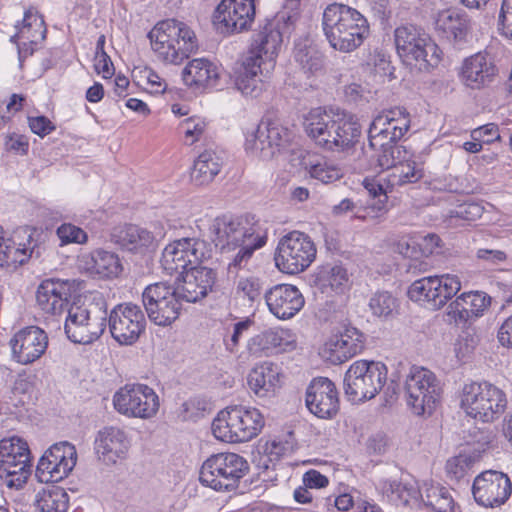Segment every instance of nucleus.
<instances>
[{
    "label": "nucleus",
    "mask_w": 512,
    "mask_h": 512,
    "mask_svg": "<svg viewBox=\"0 0 512 512\" xmlns=\"http://www.w3.org/2000/svg\"><path fill=\"white\" fill-rule=\"evenodd\" d=\"M209 232L221 253H234L227 265L229 273L246 268L254 252L267 242V229L251 214L217 216Z\"/></svg>",
    "instance_id": "obj_1"
},
{
    "label": "nucleus",
    "mask_w": 512,
    "mask_h": 512,
    "mask_svg": "<svg viewBox=\"0 0 512 512\" xmlns=\"http://www.w3.org/2000/svg\"><path fill=\"white\" fill-rule=\"evenodd\" d=\"M322 29L330 46L343 53L356 50L370 34L366 17L358 10L340 3L325 8Z\"/></svg>",
    "instance_id": "obj_2"
},
{
    "label": "nucleus",
    "mask_w": 512,
    "mask_h": 512,
    "mask_svg": "<svg viewBox=\"0 0 512 512\" xmlns=\"http://www.w3.org/2000/svg\"><path fill=\"white\" fill-rule=\"evenodd\" d=\"M304 128L316 145L333 152L352 148L361 135L358 123L344 114L322 108L312 109L305 118Z\"/></svg>",
    "instance_id": "obj_3"
},
{
    "label": "nucleus",
    "mask_w": 512,
    "mask_h": 512,
    "mask_svg": "<svg viewBox=\"0 0 512 512\" xmlns=\"http://www.w3.org/2000/svg\"><path fill=\"white\" fill-rule=\"evenodd\" d=\"M148 37L153 52L166 64L179 65L198 48L194 31L186 23L175 19L157 23Z\"/></svg>",
    "instance_id": "obj_4"
},
{
    "label": "nucleus",
    "mask_w": 512,
    "mask_h": 512,
    "mask_svg": "<svg viewBox=\"0 0 512 512\" xmlns=\"http://www.w3.org/2000/svg\"><path fill=\"white\" fill-rule=\"evenodd\" d=\"M107 316V302L98 293L82 304L74 303L68 308L65 333L74 343L91 344L104 333Z\"/></svg>",
    "instance_id": "obj_5"
},
{
    "label": "nucleus",
    "mask_w": 512,
    "mask_h": 512,
    "mask_svg": "<svg viewBox=\"0 0 512 512\" xmlns=\"http://www.w3.org/2000/svg\"><path fill=\"white\" fill-rule=\"evenodd\" d=\"M397 53L402 61L419 71L428 72L438 67L443 52L432 38L420 27L404 24L394 31Z\"/></svg>",
    "instance_id": "obj_6"
},
{
    "label": "nucleus",
    "mask_w": 512,
    "mask_h": 512,
    "mask_svg": "<svg viewBox=\"0 0 512 512\" xmlns=\"http://www.w3.org/2000/svg\"><path fill=\"white\" fill-rule=\"evenodd\" d=\"M264 417L256 408L232 406L221 410L212 422L213 435L223 442L241 443L256 437Z\"/></svg>",
    "instance_id": "obj_7"
},
{
    "label": "nucleus",
    "mask_w": 512,
    "mask_h": 512,
    "mask_svg": "<svg viewBox=\"0 0 512 512\" xmlns=\"http://www.w3.org/2000/svg\"><path fill=\"white\" fill-rule=\"evenodd\" d=\"M506 406L504 391L489 382H472L462 389L461 408L476 421L493 422L504 413Z\"/></svg>",
    "instance_id": "obj_8"
},
{
    "label": "nucleus",
    "mask_w": 512,
    "mask_h": 512,
    "mask_svg": "<svg viewBox=\"0 0 512 512\" xmlns=\"http://www.w3.org/2000/svg\"><path fill=\"white\" fill-rule=\"evenodd\" d=\"M249 471L246 459L236 453H219L209 457L200 470V482L216 491H232Z\"/></svg>",
    "instance_id": "obj_9"
},
{
    "label": "nucleus",
    "mask_w": 512,
    "mask_h": 512,
    "mask_svg": "<svg viewBox=\"0 0 512 512\" xmlns=\"http://www.w3.org/2000/svg\"><path fill=\"white\" fill-rule=\"evenodd\" d=\"M387 367L382 362L359 360L354 362L344 377V393L352 403L372 399L387 381Z\"/></svg>",
    "instance_id": "obj_10"
},
{
    "label": "nucleus",
    "mask_w": 512,
    "mask_h": 512,
    "mask_svg": "<svg viewBox=\"0 0 512 512\" xmlns=\"http://www.w3.org/2000/svg\"><path fill=\"white\" fill-rule=\"evenodd\" d=\"M404 390L407 405L419 416L432 414L442 393L436 375L424 367L417 366L411 367L406 375Z\"/></svg>",
    "instance_id": "obj_11"
},
{
    "label": "nucleus",
    "mask_w": 512,
    "mask_h": 512,
    "mask_svg": "<svg viewBox=\"0 0 512 512\" xmlns=\"http://www.w3.org/2000/svg\"><path fill=\"white\" fill-rule=\"evenodd\" d=\"M182 298L174 286L165 282L148 285L142 293V302L148 318L158 326H168L181 313Z\"/></svg>",
    "instance_id": "obj_12"
},
{
    "label": "nucleus",
    "mask_w": 512,
    "mask_h": 512,
    "mask_svg": "<svg viewBox=\"0 0 512 512\" xmlns=\"http://www.w3.org/2000/svg\"><path fill=\"white\" fill-rule=\"evenodd\" d=\"M316 257V247L311 238L293 231L282 237L277 245L275 264L287 274H297L308 268Z\"/></svg>",
    "instance_id": "obj_13"
},
{
    "label": "nucleus",
    "mask_w": 512,
    "mask_h": 512,
    "mask_svg": "<svg viewBox=\"0 0 512 512\" xmlns=\"http://www.w3.org/2000/svg\"><path fill=\"white\" fill-rule=\"evenodd\" d=\"M115 410L127 417L151 419L159 411V397L146 384L133 383L121 387L113 396Z\"/></svg>",
    "instance_id": "obj_14"
},
{
    "label": "nucleus",
    "mask_w": 512,
    "mask_h": 512,
    "mask_svg": "<svg viewBox=\"0 0 512 512\" xmlns=\"http://www.w3.org/2000/svg\"><path fill=\"white\" fill-rule=\"evenodd\" d=\"M30 450L19 437L0 440V478L7 486L21 488L30 475Z\"/></svg>",
    "instance_id": "obj_15"
},
{
    "label": "nucleus",
    "mask_w": 512,
    "mask_h": 512,
    "mask_svg": "<svg viewBox=\"0 0 512 512\" xmlns=\"http://www.w3.org/2000/svg\"><path fill=\"white\" fill-rule=\"evenodd\" d=\"M461 289L457 275L441 274L427 276L414 281L408 289L412 301L424 302L432 309H440Z\"/></svg>",
    "instance_id": "obj_16"
},
{
    "label": "nucleus",
    "mask_w": 512,
    "mask_h": 512,
    "mask_svg": "<svg viewBox=\"0 0 512 512\" xmlns=\"http://www.w3.org/2000/svg\"><path fill=\"white\" fill-rule=\"evenodd\" d=\"M209 257L210 253L205 241L197 238H181L164 248L160 262L167 274L181 275L189 268L199 266Z\"/></svg>",
    "instance_id": "obj_17"
},
{
    "label": "nucleus",
    "mask_w": 512,
    "mask_h": 512,
    "mask_svg": "<svg viewBox=\"0 0 512 512\" xmlns=\"http://www.w3.org/2000/svg\"><path fill=\"white\" fill-rule=\"evenodd\" d=\"M107 320L111 336L121 345L134 344L146 326L142 309L131 302L116 305Z\"/></svg>",
    "instance_id": "obj_18"
},
{
    "label": "nucleus",
    "mask_w": 512,
    "mask_h": 512,
    "mask_svg": "<svg viewBox=\"0 0 512 512\" xmlns=\"http://www.w3.org/2000/svg\"><path fill=\"white\" fill-rule=\"evenodd\" d=\"M77 461L73 444L63 441L52 445L40 458L36 476L40 482H58L69 475Z\"/></svg>",
    "instance_id": "obj_19"
},
{
    "label": "nucleus",
    "mask_w": 512,
    "mask_h": 512,
    "mask_svg": "<svg viewBox=\"0 0 512 512\" xmlns=\"http://www.w3.org/2000/svg\"><path fill=\"white\" fill-rule=\"evenodd\" d=\"M255 0H222L213 15L214 25L224 34L247 31L254 22Z\"/></svg>",
    "instance_id": "obj_20"
},
{
    "label": "nucleus",
    "mask_w": 512,
    "mask_h": 512,
    "mask_svg": "<svg viewBox=\"0 0 512 512\" xmlns=\"http://www.w3.org/2000/svg\"><path fill=\"white\" fill-rule=\"evenodd\" d=\"M280 19H266L253 35L247 58L263 65L265 75L275 68L276 57L282 43V34L278 28Z\"/></svg>",
    "instance_id": "obj_21"
},
{
    "label": "nucleus",
    "mask_w": 512,
    "mask_h": 512,
    "mask_svg": "<svg viewBox=\"0 0 512 512\" xmlns=\"http://www.w3.org/2000/svg\"><path fill=\"white\" fill-rule=\"evenodd\" d=\"M511 492L510 478L505 473L496 470L480 473L474 479L472 486L475 501L484 507H498L504 504Z\"/></svg>",
    "instance_id": "obj_22"
},
{
    "label": "nucleus",
    "mask_w": 512,
    "mask_h": 512,
    "mask_svg": "<svg viewBox=\"0 0 512 512\" xmlns=\"http://www.w3.org/2000/svg\"><path fill=\"white\" fill-rule=\"evenodd\" d=\"M410 127V116L405 108L394 107L376 116L369 128V145L383 146V140L398 141Z\"/></svg>",
    "instance_id": "obj_23"
},
{
    "label": "nucleus",
    "mask_w": 512,
    "mask_h": 512,
    "mask_svg": "<svg viewBox=\"0 0 512 512\" xmlns=\"http://www.w3.org/2000/svg\"><path fill=\"white\" fill-rule=\"evenodd\" d=\"M295 347V334L289 329L275 327L250 337L246 343V353L254 358H262L291 351Z\"/></svg>",
    "instance_id": "obj_24"
},
{
    "label": "nucleus",
    "mask_w": 512,
    "mask_h": 512,
    "mask_svg": "<svg viewBox=\"0 0 512 512\" xmlns=\"http://www.w3.org/2000/svg\"><path fill=\"white\" fill-rule=\"evenodd\" d=\"M305 403L308 410L318 418H332L339 410L335 384L326 377L314 378L306 389Z\"/></svg>",
    "instance_id": "obj_25"
},
{
    "label": "nucleus",
    "mask_w": 512,
    "mask_h": 512,
    "mask_svg": "<svg viewBox=\"0 0 512 512\" xmlns=\"http://www.w3.org/2000/svg\"><path fill=\"white\" fill-rule=\"evenodd\" d=\"M12 357L22 365L38 360L47 350L48 336L37 326H28L19 330L10 340Z\"/></svg>",
    "instance_id": "obj_26"
},
{
    "label": "nucleus",
    "mask_w": 512,
    "mask_h": 512,
    "mask_svg": "<svg viewBox=\"0 0 512 512\" xmlns=\"http://www.w3.org/2000/svg\"><path fill=\"white\" fill-rule=\"evenodd\" d=\"M366 337L356 327L345 325L332 336L322 349V355L333 364H341L361 353L365 347Z\"/></svg>",
    "instance_id": "obj_27"
},
{
    "label": "nucleus",
    "mask_w": 512,
    "mask_h": 512,
    "mask_svg": "<svg viewBox=\"0 0 512 512\" xmlns=\"http://www.w3.org/2000/svg\"><path fill=\"white\" fill-rule=\"evenodd\" d=\"M163 233L149 231L147 228L125 224L117 226L111 233V241L120 249L134 254L144 255L156 248L158 238H162Z\"/></svg>",
    "instance_id": "obj_28"
},
{
    "label": "nucleus",
    "mask_w": 512,
    "mask_h": 512,
    "mask_svg": "<svg viewBox=\"0 0 512 512\" xmlns=\"http://www.w3.org/2000/svg\"><path fill=\"white\" fill-rule=\"evenodd\" d=\"M180 276L175 289L183 301L191 303L206 297L212 291L217 278L215 270L201 265L189 268Z\"/></svg>",
    "instance_id": "obj_29"
},
{
    "label": "nucleus",
    "mask_w": 512,
    "mask_h": 512,
    "mask_svg": "<svg viewBox=\"0 0 512 512\" xmlns=\"http://www.w3.org/2000/svg\"><path fill=\"white\" fill-rule=\"evenodd\" d=\"M491 304V298L484 292H464L451 301L446 309L450 323L466 324L483 316Z\"/></svg>",
    "instance_id": "obj_30"
},
{
    "label": "nucleus",
    "mask_w": 512,
    "mask_h": 512,
    "mask_svg": "<svg viewBox=\"0 0 512 512\" xmlns=\"http://www.w3.org/2000/svg\"><path fill=\"white\" fill-rule=\"evenodd\" d=\"M72 291L73 281L45 279L37 288L36 303L47 314H61L69 304Z\"/></svg>",
    "instance_id": "obj_31"
},
{
    "label": "nucleus",
    "mask_w": 512,
    "mask_h": 512,
    "mask_svg": "<svg viewBox=\"0 0 512 512\" xmlns=\"http://www.w3.org/2000/svg\"><path fill=\"white\" fill-rule=\"evenodd\" d=\"M269 311L278 319L294 317L304 306L305 300L300 290L290 284H278L264 295Z\"/></svg>",
    "instance_id": "obj_32"
},
{
    "label": "nucleus",
    "mask_w": 512,
    "mask_h": 512,
    "mask_svg": "<svg viewBox=\"0 0 512 512\" xmlns=\"http://www.w3.org/2000/svg\"><path fill=\"white\" fill-rule=\"evenodd\" d=\"M498 76V68L490 56L476 53L466 58L461 66V81L471 89L490 86Z\"/></svg>",
    "instance_id": "obj_33"
},
{
    "label": "nucleus",
    "mask_w": 512,
    "mask_h": 512,
    "mask_svg": "<svg viewBox=\"0 0 512 512\" xmlns=\"http://www.w3.org/2000/svg\"><path fill=\"white\" fill-rule=\"evenodd\" d=\"M78 265L89 275L101 278L116 277L122 271L119 257L113 252L102 249L81 255Z\"/></svg>",
    "instance_id": "obj_34"
},
{
    "label": "nucleus",
    "mask_w": 512,
    "mask_h": 512,
    "mask_svg": "<svg viewBox=\"0 0 512 512\" xmlns=\"http://www.w3.org/2000/svg\"><path fill=\"white\" fill-rule=\"evenodd\" d=\"M27 235V243H20L18 247L15 246L13 240L3 236L4 231L0 227V267L1 268H17L18 265L24 264L28 257H32L34 253L39 256V251L36 250V245L33 240V231L29 228L22 230Z\"/></svg>",
    "instance_id": "obj_35"
},
{
    "label": "nucleus",
    "mask_w": 512,
    "mask_h": 512,
    "mask_svg": "<svg viewBox=\"0 0 512 512\" xmlns=\"http://www.w3.org/2000/svg\"><path fill=\"white\" fill-rule=\"evenodd\" d=\"M95 449L99 457L107 463H116L125 457L129 449V441L124 431L115 427H107L99 431L95 441Z\"/></svg>",
    "instance_id": "obj_36"
},
{
    "label": "nucleus",
    "mask_w": 512,
    "mask_h": 512,
    "mask_svg": "<svg viewBox=\"0 0 512 512\" xmlns=\"http://www.w3.org/2000/svg\"><path fill=\"white\" fill-rule=\"evenodd\" d=\"M281 373L272 362H263L255 366L248 374L247 382L251 391L258 397L274 394L280 387Z\"/></svg>",
    "instance_id": "obj_37"
},
{
    "label": "nucleus",
    "mask_w": 512,
    "mask_h": 512,
    "mask_svg": "<svg viewBox=\"0 0 512 512\" xmlns=\"http://www.w3.org/2000/svg\"><path fill=\"white\" fill-rule=\"evenodd\" d=\"M183 81L189 87H215L220 77L216 64L205 58L191 60L182 72Z\"/></svg>",
    "instance_id": "obj_38"
},
{
    "label": "nucleus",
    "mask_w": 512,
    "mask_h": 512,
    "mask_svg": "<svg viewBox=\"0 0 512 512\" xmlns=\"http://www.w3.org/2000/svg\"><path fill=\"white\" fill-rule=\"evenodd\" d=\"M348 280V272L343 265L327 263L317 269L314 284L321 293L333 296L344 292Z\"/></svg>",
    "instance_id": "obj_39"
},
{
    "label": "nucleus",
    "mask_w": 512,
    "mask_h": 512,
    "mask_svg": "<svg viewBox=\"0 0 512 512\" xmlns=\"http://www.w3.org/2000/svg\"><path fill=\"white\" fill-rule=\"evenodd\" d=\"M270 75H265L263 65L246 58L242 70L235 80L236 88L244 95L258 96L263 89V83Z\"/></svg>",
    "instance_id": "obj_40"
},
{
    "label": "nucleus",
    "mask_w": 512,
    "mask_h": 512,
    "mask_svg": "<svg viewBox=\"0 0 512 512\" xmlns=\"http://www.w3.org/2000/svg\"><path fill=\"white\" fill-rule=\"evenodd\" d=\"M435 30L439 36L449 42L464 39L468 25L465 17L455 10H444L438 13L435 20Z\"/></svg>",
    "instance_id": "obj_41"
},
{
    "label": "nucleus",
    "mask_w": 512,
    "mask_h": 512,
    "mask_svg": "<svg viewBox=\"0 0 512 512\" xmlns=\"http://www.w3.org/2000/svg\"><path fill=\"white\" fill-rule=\"evenodd\" d=\"M223 165L222 158L212 150H205L194 161L191 170V181L196 186L211 183L219 174Z\"/></svg>",
    "instance_id": "obj_42"
},
{
    "label": "nucleus",
    "mask_w": 512,
    "mask_h": 512,
    "mask_svg": "<svg viewBox=\"0 0 512 512\" xmlns=\"http://www.w3.org/2000/svg\"><path fill=\"white\" fill-rule=\"evenodd\" d=\"M260 133L268 138L266 147H261L263 159L268 160L275 156L291 140L292 133L282 125L274 122H261Z\"/></svg>",
    "instance_id": "obj_43"
},
{
    "label": "nucleus",
    "mask_w": 512,
    "mask_h": 512,
    "mask_svg": "<svg viewBox=\"0 0 512 512\" xmlns=\"http://www.w3.org/2000/svg\"><path fill=\"white\" fill-rule=\"evenodd\" d=\"M37 512H68L69 495L59 486H51L40 490L35 498Z\"/></svg>",
    "instance_id": "obj_44"
},
{
    "label": "nucleus",
    "mask_w": 512,
    "mask_h": 512,
    "mask_svg": "<svg viewBox=\"0 0 512 512\" xmlns=\"http://www.w3.org/2000/svg\"><path fill=\"white\" fill-rule=\"evenodd\" d=\"M294 59L304 73L315 75L322 71L324 57L308 40L298 41L294 48Z\"/></svg>",
    "instance_id": "obj_45"
},
{
    "label": "nucleus",
    "mask_w": 512,
    "mask_h": 512,
    "mask_svg": "<svg viewBox=\"0 0 512 512\" xmlns=\"http://www.w3.org/2000/svg\"><path fill=\"white\" fill-rule=\"evenodd\" d=\"M17 33L10 38L11 42L18 40H27L31 43H38L46 37V27L44 20L37 13L26 11L21 26H16Z\"/></svg>",
    "instance_id": "obj_46"
},
{
    "label": "nucleus",
    "mask_w": 512,
    "mask_h": 512,
    "mask_svg": "<svg viewBox=\"0 0 512 512\" xmlns=\"http://www.w3.org/2000/svg\"><path fill=\"white\" fill-rule=\"evenodd\" d=\"M364 187L371 196V200L367 202L363 208L364 214L356 213L358 219L365 220L367 218H375L386 212L387 195L383 186L374 179H365Z\"/></svg>",
    "instance_id": "obj_47"
},
{
    "label": "nucleus",
    "mask_w": 512,
    "mask_h": 512,
    "mask_svg": "<svg viewBox=\"0 0 512 512\" xmlns=\"http://www.w3.org/2000/svg\"><path fill=\"white\" fill-rule=\"evenodd\" d=\"M304 165L312 178L325 184L339 180L343 175L340 167L324 158L305 161Z\"/></svg>",
    "instance_id": "obj_48"
},
{
    "label": "nucleus",
    "mask_w": 512,
    "mask_h": 512,
    "mask_svg": "<svg viewBox=\"0 0 512 512\" xmlns=\"http://www.w3.org/2000/svg\"><path fill=\"white\" fill-rule=\"evenodd\" d=\"M397 300L389 292H378L371 297L369 308L373 315L379 318H388L397 308Z\"/></svg>",
    "instance_id": "obj_49"
},
{
    "label": "nucleus",
    "mask_w": 512,
    "mask_h": 512,
    "mask_svg": "<svg viewBox=\"0 0 512 512\" xmlns=\"http://www.w3.org/2000/svg\"><path fill=\"white\" fill-rule=\"evenodd\" d=\"M392 177L393 185L402 186L419 181L423 177V173L415 162L405 161L400 162L399 165L394 168Z\"/></svg>",
    "instance_id": "obj_50"
},
{
    "label": "nucleus",
    "mask_w": 512,
    "mask_h": 512,
    "mask_svg": "<svg viewBox=\"0 0 512 512\" xmlns=\"http://www.w3.org/2000/svg\"><path fill=\"white\" fill-rule=\"evenodd\" d=\"M374 149L379 148L380 153L377 157V162L380 168L389 169L395 168L396 165V157L394 154L400 155L402 152L405 153L403 147L397 145V141L383 140V146L373 147Z\"/></svg>",
    "instance_id": "obj_51"
},
{
    "label": "nucleus",
    "mask_w": 512,
    "mask_h": 512,
    "mask_svg": "<svg viewBox=\"0 0 512 512\" xmlns=\"http://www.w3.org/2000/svg\"><path fill=\"white\" fill-rule=\"evenodd\" d=\"M237 293L247 298L250 302L257 301L261 298L263 284L257 277L241 278L236 287Z\"/></svg>",
    "instance_id": "obj_52"
},
{
    "label": "nucleus",
    "mask_w": 512,
    "mask_h": 512,
    "mask_svg": "<svg viewBox=\"0 0 512 512\" xmlns=\"http://www.w3.org/2000/svg\"><path fill=\"white\" fill-rule=\"evenodd\" d=\"M57 236L60 239L61 245L71 243L83 244L87 241V233L70 223H64L57 228Z\"/></svg>",
    "instance_id": "obj_53"
},
{
    "label": "nucleus",
    "mask_w": 512,
    "mask_h": 512,
    "mask_svg": "<svg viewBox=\"0 0 512 512\" xmlns=\"http://www.w3.org/2000/svg\"><path fill=\"white\" fill-rule=\"evenodd\" d=\"M180 129L185 135L189 145L200 139L206 129V122L200 118H188L180 124Z\"/></svg>",
    "instance_id": "obj_54"
},
{
    "label": "nucleus",
    "mask_w": 512,
    "mask_h": 512,
    "mask_svg": "<svg viewBox=\"0 0 512 512\" xmlns=\"http://www.w3.org/2000/svg\"><path fill=\"white\" fill-rule=\"evenodd\" d=\"M368 65L372 67L375 76L385 78L392 75V66L389 56L380 50H374L370 55Z\"/></svg>",
    "instance_id": "obj_55"
},
{
    "label": "nucleus",
    "mask_w": 512,
    "mask_h": 512,
    "mask_svg": "<svg viewBox=\"0 0 512 512\" xmlns=\"http://www.w3.org/2000/svg\"><path fill=\"white\" fill-rule=\"evenodd\" d=\"M472 464L470 456L460 454L450 458L446 463L447 473L456 480L461 479L469 470Z\"/></svg>",
    "instance_id": "obj_56"
},
{
    "label": "nucleus",
    "mask_w": 512,
    "mask_h": 512,
    "mask_svg": "<svg viewBox=\"0 0 512 512\" xmlns=\"http://www.w3.org/2000/svg\"><path fill=\"white\" fill-rule=\"evenodd\" d=\"M268 144V138L261 135L260 124L257 128L246 135L245 149L250 154L263 159V153L261 147H266Z\"/></svg>",
    "instance_id": "obj_57"
},
{
    "label": "nucleus",
    "mask_w": 512,
    "mask_h": 512,
    "mask_svg": "<svg viewBox=\"0 0 512 512\" xmlns=\"http://www.w3.org/2000/svg\"><path fill=\"white\" fill-rule=\"evenodd\" d=\"M484 212V208L478 203H464L459 205L454 211H451V217H457L467 222H473L479 219Z\"/></svg>",
    "instance_id": "obj_58"
},
{
    "label": "nucleus",
    "mask_w": 512,
    "mask_h": 512,
    "mask_svg": "<svg viewBox=\"0 0 512 512\" xmlns=\"http://www.w3.org/2000/svg\"><path fill=\"white\" fill-rule=\"evenodd\" d=\"M473 140H481L482 143L490 144L495 141H501L498 125L495 123H488L474 129L471 132Z\"/></svg>",
    "instance_id": "obj_59"
},
{
    "label": "nucleus",
    "mask_w": 512,
    "mask_h": 512,
    "mask_svg": "<svg viewBox=\"0 0 512 512\" xmlns=\"http://www.w3.org/2000/svg\"><path fill=\"white\" fill-rule=\"evenodd\" d=\"M442 240L436 234H427L422 237L419 242L416 241L417 250L420 256L428 257L432 254L439 253Z\"/></svg>",
    "instance_id": "obj_60"
},
{
    "label": "nucleus",
    "mask_w": 512,
    "mask_h": 512,
    "mask_svg": "<svg viewBox=\"0 0 512 512\" xmlns=\"http://www.w3.org/2000/svg\"><path fill=\"white\" fill-rule=\"evenodd\" d=\"M252 324V321L247 319L244 321H239L234 324L233 332L231 336L224 340L226 350L230 353H235L237 351V347L239 345V341L243 334L248 331Z\"/></svg>",
    "instance_id": "obj_61"
},
{
    "label": "nucleus",
    "mask_w": 512,
    "mask_h": 512,
    "mask_svg": "<svg viewBox=\"0 0 512 512\" xmlns=\"http://www.w3.org/2000/svg\"><path fill=\"white\" fill-rule=\"evenodd\" d=\"M499 26L502 34L512 39V0H503L499 14Z\"/></svg>",
    "instance_id": "obj_62"
},
{
    "label": "nucleus",
    "mask_w": 512,
    "mask_h": 512,
    "mask_svg": "<svg viewBox=\"0 0 512 512\" xmlns=\"http://www.w3.org/2000/svg\"><path fill=\"white\" fill-rule=\"evenodd\" d=\"M444 494H446L445 487L435 484H425V488L423 492H421L420 498L425 506L433 509L436 503L441 499V496Z\"/></svg>",
    "instance_id": "obj_63"
},
{
    "label": "nucleus",
    "mask_w": 512,
    "mask_h": 512,
    "mask_svg": "<svg viewBox=\"0 0 512 512\" xmlns=\"http://www.w3.org/2000/svg\"><path fill=\"white\" fill-rule=\"evenodd\" d=\"M5 148L16 154L26 155L29 149V140L25 135L12 133L6 137Z\"/></svg>",
    "instance_id": "obj_64"
}]
</instances>
